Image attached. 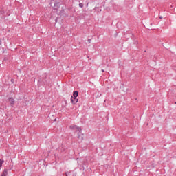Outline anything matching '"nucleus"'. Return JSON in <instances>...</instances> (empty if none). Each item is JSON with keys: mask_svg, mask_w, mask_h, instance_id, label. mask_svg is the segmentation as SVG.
Listing matches in <instances>:
<instances>
[{"mask_svg": "<svg viewBox=\"0 0 176 176\" xmlns=\"http://www.w3.org/2000/svg\"><path fill=\"white\" fill-rule=\"evenodd\" d=\"M83 140V138H82L80 141L82 142Z\"/></svg>", "mask_w": 176, "mask_h": 176, "instance_id": "8", "label": "nucleus"}, {"mask_svg": "<svg viewBox=\"0 0 176 176\" xmlns=\"http://www.w3.org/2000/svg\"><path fill=\"white\" fill-rule=\"evenodd\" d=\"M11 82L13 83V80H11Z\"/></svg>", "mask_w": 176, "mask_h": 176, "instance_id": "11", "label": "nucleus"}, {"mask_svg": "<svg viewBox=\"0 0 176 176\" xmlns=\"http://www.w3.org/2000/svg\"><path fill=\"white\" fill-rule=\"evenodd\" d=\"M78 96H79V93L78 92V91H75L73 94V96L74 97V98H76Z\"/></svg>", "mask_w": 176, "mask_h": 176, "instance_id": "3", "label": "nucleus"}, {"mask_svg": "<svg viewBox=\"0 0 176 176\" xmlns=\"http://www.w3.org/2000/svg\"><path fill=\"white\" fill-rule=\"evenodd\" d=\"M71 102H72V104H74V105H75V104H76L78 102V98H74L73 96H72Z\"/></svg>", "mask_w": 176, "mask_h": 176, "instance_id": "2", "label": "nucleus"}, {"mask_svg": "<svg viewBox=\"0 0 176 176\" xmlns=\"http://www.w3.org/2000/svg\"><path fill=\"white\" fill-rule=\"evenodd\" d=\"M5 163V161L3 160H0V170L2 168V164Z\"/></svg>", "mask_w": 176, "mask_h": 176, "instance_id": "4", "label": "nucleus"}, {"mask_svg": "<svg viewBox=\"0 0 176 176\" xmlns=\"http://www.w3.org/2000/svg\"><path fill=\"white\" fill-rule=\"evenodd\" d=\"M76 130H77V131L80 132V131H82V128H81V127H79V126H77V128H76Z\"/></svg>", "mask_w": 176, "mask_h": 176, "instance_id": "6", "label": "nucleus"}, {"mask_svg": "<svg viewBox=\"0 0 176 176\" xmlns=\"http://www.w3.org/2000/svg\"><path fill=\"white\" fill-rule=\"evenodd\" d=\"M77 127L78 126L76 125H74V126H70V129L72 130H76Z\"/></svg>", "mask_w": 176, "mask_h": 176, "instance_id": "5", "label": "nucleus"}, {"mask_svg": "<svg viewBox=\"0 0 176 176\" xmlns=\"http://www.w3.org/2000/svg\"><path fill=\"white\" fill-rule=\"evenodd\" d=\"M105 72V70H104V69H102V72Z\"/></svg>", "mask_w": 176, "mask_h": 176, "instance_id": "9", "label": "nucleus"}, {"mask_svg": "<svg viewBox=\"0 0 176 176\" xmlns=\"http://www.w3.org/2000/svg\"><path fill=\"white\" fill-rule=\"evenodd\" d=\"M79 6H80V8H83V3H80L79 4Z\"/></svg>", "mask_w": 176, "mask_h": 176, "instance_id": "7", "label": "nucleus"}, {"mask_svg": "<svg viewBox=\"0 0 176 176\" xmlns=\"http://www.w3.org/2000/svg\"><path fill=\"white\" fill-rule=\"evenodd\" d=\"M1 43H2V42H1V41H0V45H1Z\"/></svg>", "mask_w": 176, "mask_h": 176, "instance_id": "10", "label": "nucleus"}, {"mask_svg": "<svg viewBox=\"0 0 176 176\" xmlns=\"http://www.w3.org/2000/svg\"><path fill=\"white\" fill-rule=\"evenodd\" d=\"M8 102H9L10 107H14V104H15L14 98H13L12 97L9 98Z\"/></svg>", "mask_w": 176, "mask_h": 176, "instance_id": "1", "label": "nucleus"}]
</instances>
